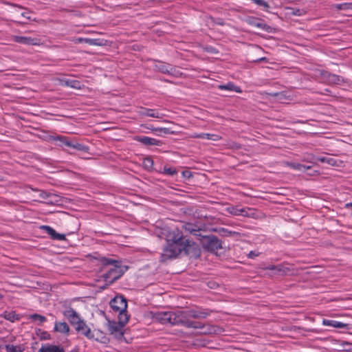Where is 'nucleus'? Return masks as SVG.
Segmentation results:
<instances>
[{
	"label": "nucleus",
	"mask_w": 352,
	"mask_h": 352,
	"mask_svg": "<svg viewBox=\"0 0 352 352\" xmlns=\"http://www.w3.org/2000/svg\"><path fill=\"white\" fill-rule=\"evenodd\" d=\"M166 241V245L160 256V261L162 263L175 258L182 252L188 255L190 249L195 245L194 241L186 239L183 232L178 228L168 231Z\"/></svg>",
	"instance_id": "obj_1"
},
{
	"label": "nucleus",
	"mask_w": 352,
	"mask_h": 352,
	"mask_svg": "<svg viewBox=\"0 0 352 352\" xmlns=\"http://www.w3.org/2000/svg\"><path fill=\"white\" fill-rule=\"evenodd\" d=\"M101 264L100 272L106 270V267L111 266L105 273L101 275V278L107 282V285H111L118 280L125 272L127 267H122L121 262L118 260L107 258L104 256L95 257Z\"/></svg>",
	"instance_id": "obj_2"
},
{
	"label": "nucleus",
	"mask_w": 352,
	"mask_h": 352,
	"mask_svg": "<svg viewBox=\"0 0 352 352\" xmlns=\"http://www.w3.org/2000/svg\"><path fill=\"white\" fill-rule=\"evenodd\" d=\"M173 325H182L187 328L203 329V333H212L215 332V327L213 326H206L200 322L192 320L189 310L174 312Z\"/></svg>",
	"instance_id": "obj_3"
},
{
	"label": "nucleus",
	"mask_w": 352,
	"mask_h": 352,
	"mask_svg": "<svg viewBox=\"0 0 352 352\" xmlns=\"http://www.w3.org/2000/svg\"><path fill=\"white\" fill-rule=\"evenodd\" d=\"M49 140L56 142V145L58 146H65L67 147L74 148L77 151L87 152L89 150L88 146L78 143L76 140H71L69 137L63 135H50Z\"/></svg>",
	"instance_id": "obj_4"
},
{
	"label": "nucleus",
	"mask_w": 352,
	"mask_h": 352,
	"mask_svg": "<svg viewBox=\"0 0 352 352\" xmlns=\"http://www.w3.org/2000/svg\"><path fill=\"white\" fill-rule=\"evenodd\" d=\"M202 248L207 252L213 253L222 249V241L213 234L201 235L198 238Z\"/></svg>",
	"instance_id": "obj_5"
},
{
	"label": "nucleus",
	"mask_w": 352,
	"mask_h": 352,
	"mask_svg": "<svg viewBox=\"0 0 352 352\" xmlns=\"http://www.w3.org/2000/svg\"><path fill=\"white\" fill-rule=\"evenodd\" d=\"M63 315L66 318L69 323L75 327L76 331H79L85 326V321L80 315L70 306H65L63 311Z\"/></svg>",
	"instance_id": "obj_6"
},
{
	"label": "nucleus",
	"mask_w": 352,
	"mask_h": 352,
	"mask_svg": "<svg viewBox=\"0 0 352 352\" xmlns=\"http://www.w3.org/2000/svg\"><path fill=\"white\" fill-rule=\"evenodd\" d=\"M320 76L327 83L331 85H340L345 82L344 78L342 76L331 74L325 70L320 71Z\"/></svg>",
	"instance_id": "obj_7"
},
{
	"label": "nucleus",
	"mask_w": 352,
	"mask_h": 352,
	"mask_svg": "<svg viewBox=\"0 0 352 352\" xmlns=\"http://www.w3.org/2000/svg\"><path fill=\"white\" fill-rule=\"evenodd\" d=\"M112 309L115 311H125L127 309V300L123 295L116 296L109 302Z\"/></svg>",
	"instance_id": "obj_8"
},
{
	"label": "nucleus",
	"mask_w": 352,
	"mask_h": 352,
	"mask_svg": "<svg viewBox=\"0 0 352 352\" xmlns=\"http://www.w3.org/2000/svg\"><path fill=\"white\" fill-rule=\"evenodd\" d=\"M124 326L119 322L108 320V331L110 334L113 335L116 338L121 339L124 336L122 328Z\"/></svg>",
	"instance_id": "obj_9"
},
{
	"label": "nucleus",
	"mask_w": 352,
	"mask_h": 352,
	"mask_svg": "<svg viewBox=\"0 0 352 352\" xmlns=\"http://www.w3.org/2000/svg\"><path fill=\"white\" fill-rule=\"evenodd\" d=\"M155 319L163 324H170L173 325L174 323V312L164 311L159 312L155 315Z\"/></svg>",
	"instance_id": "obj_10"
},
{
	"label": "nucleus",
	"mask_w": 352,
	"mask_h": 352,
	"mask_svg": "<svg viewBox=\"0 0 352 352\" xmlns=\"http://www.w3.org/2000/svg\"><path fill=\"white\" fill-rule=\"evenodd\" d=\"M247 22L248 24H250L252 26L259 28L263 30L264 31H265L266 32H268V33L274 32L275 29L274 28L268 25L267 24L263 23L262 19H256L254 17H249L247 19Z\"/></svg>",
	"instance_id": "obj_11"
},
{
	"label": "nucleus",
	"mask_w": 352,
	"mask_h": 352,
	"mask_svg": "<svg viewBox=\"0 0 352 352\" xmlns=\"http://www.w3.org/2000/svg\"><path fill=\"white\" fill-rule=\"evenodd\" d=\"M265 269L274 271L276 274L280 276L292 274L294 272L292 267L284 265H270Z\"/></svg>",
	"instance_id": "obj_12"
},
{
	"label": "nucleus",
	"mask_w": 352,
	"mask_h": 352,
	"mask_svg": "<svg viewBox=\"0 0 352 352\" xmlns=\"http://www.w3.org/2000/svg\"><path fill=\"white\" fill-rule=\"evenodd\" d=\"M12 40L16 43L26 45H39V39L36 38H32L30 36H12Z\"/></svg>",
	"instance_id": "obj_13"
},
{
	"label": "nucleus",
	"mask_w": 352,
	"mask_h": 352,
	"mask_svg": "<svg viewBox=\"0 0 352 352\" xmlns=\"http://www.w3.org/2000/svg\"><path fill=\"white\" fill-rule=\"evenodd\" d=\"M133 140L142 143L144 146H161L163 142L161 140L147 136H134Z\"/></svg>",
	"instance_id": "obj_14"
},
{
	"label": "nucleus",
	"mask_w": 352,
	"mask_h": 352,
	"mask_svg": "<svg viewBox=\"0 0 352 352\" xmlns=\"http://www.w3.org/2000/svg\"><path fill=\"white\" fill-rule=\"evenodd\" d=\"M189 312L192 319H200L207 318L210 314L211 311L209 309L199 308L196 309H189Z\"/></svg>",
	"instance_id": "obj_15"
},
{
	"label": "nucleus",
	"mask_w": 352,
	"mask_h": 352,
	"mask_svg": "<svg viewBox=\"0 0 352 352\" xmlns=\"http://www.w3.org/2000/svg\"><path fill=\"white\" fill-rule=\"evenodd\" d=\"M183 227L186 231H188L190 234H192L195 236H197V239L200 238L201 236L202 235L200 233V231L201 230V229L197 224H194V223H186L184 225Z\"/></svg>",
	"instance_id": "obj_16"
},
{
	"label": "nucleus",
	"mask_w": 352,
	"mask_h": 352,
	"mask_svg": "<svg viewBox=\"0 0 352 352\" xmlns=\"http://www.w3.org/2000/svg\"><path fill=\"white\" fill-rule=\"evenodd\" d=\"M322 324L325 326H330L335 328H345L346 329H350L349 324L343 323L334 320L323 319Z\"/></svg>",
	"instance_id": "obj_17"
},
{
	"label": "nucleus",
	"mask_w": 352,
	"mask_h": 352,
	"mask_svg": "<svg viewBox=\"0 0 352 352\" xmlns=\"http://www.w3.org/2000/svg\"><path fill=\"white\" fill-rule=\"evenodd\" d=\"M0 317H2L12 322L18 321L21 319V316L19 314H16L14 311H5L3 314L0 315Z\"/></svg>",
	"instance_id": "obj_18"
},
{
	"label": "nucleus",
	"mask_w": 352,
	"mask_h": 352,
	"mask_svg": "<svg viewBox=\"0 0 352 352\" xmlns=\"http://www.w3.org/2000/svg\"><path fill=\"white\" fill-rule=\"evenodd\" d=\"M155 68L157 71L162 73L170 74L171 71L173 70V67L170 64L164 63L160 61H158V64L155 65Z\"/></svg>",
	"instance_id": "obj_19"
},
{
	"label": "nucleus",
	"mask_w": 352,
	"mask_h": 352,
	"mask_svg": "<svg viewBox=\"0 0 352 352\" xmlns=\"http://www.w3.org/2000/svg\"><path fill=\"white\" fill-rule=\"evenodd\" d=\"M139 113L141 116H145L155 118H161L162 117V114H160L158 112L155 111V110L151 109L142 107Z\"/></svg>",
	"instance_id": "obj_20"
},
{
	"label": "nucleus",
	"mask_w": 352,
	"mask_h": 352,
	"mask_svg": "<svg viewBox=\"0 0 352 352\" xmlns=\"http://www.w3.org/2000/svg\"><path fill=\"white\" fill-rule=\"evenodd\" d=\"M69 327L65 322H56L54 324V331L60 332L68 334L69 332Z\"/></svg>",
	"instance_id": "obj_21"
},
{
	"label": "nucleus",
	"mask_w": 352,
	"mask_h": 352,
	"mask_svg": "<svg viewBox=\"0 0 352 352\" xmlns=\"http://www.w3.org/2000/svg\"><path fill=\"white\" fill-rule=\"evenodd\" d=\"M218 88L221 90L233 91L236 93H241L242 90L240 87L236 86L234 82H229L226 85H219Z\"/></svg>",
	"instance_id": "obj_22"
},
{
	"label": "nucleus",
	"mask_w": 352,
	"mask_h": 352,
	"mask_svg": "<svg viewBox=\"0 0 352 352\" xmlns=\"http://www.w3.org/2000/svg\"><path fill=\"white\" fill-rule=\"evenodd\" d=\"M78 41L80 43L85 42L90 45H98V46H101V45H104V42H105V41H104L103 39L87 38H78Z\"/></svg>",
	"instance_id": "obj_23"
},
{
	"label": "nucleus",
	"mask_w": 352,
	"mask_h": 352,
	"mask_svg": "<svg viewBox=\"0 0 352 352\" xmlns=\"http://www.w3.org/2000/svg\"><path fill=\"white\" fill-rule=\"evenodd\" d=\"M61 85L67 87H70L74 89H80L81 82L76 80H62Z\"/></svg>",
	"instance_id": "obj_24"
},
{
	"label": "nucleus",
	"mask_w": 352,
	"mask_h": 352,
	"mask_svg": "<svg viewBox=\"0 0 352 352\" xmlns=\"http://www.w3.org/2000/svg\"><path fill=\"white\" fill-rule=\"evenodd\" d=\"M219 233L223 236H232L239 237L241 236V233L235 231L229 230L224 228H221L218 230Z\"/></svg>",
	"instance_id": "obj_25"
},
{
	"label": "nucleus",
	"mask_w": 352,
	"mask_h": 352,
	"mask_svg": "<svg viewBox=\"0 0 352 352\" xmlns=\"http://www.w3.org/2000/svg\"><path fill=\"white\" fill-rule=\"evenodd\" d=\"M117 312H119L118 314V322L120 324H122L124 327L126 325V324L128 322L130 316L127 314L126 309L125 311H117Z\"/></svg>",
	"instance_id": "obj_26"
},
{
	"label": "nucleus",
	"mask_w": 352,
	"mask_h": 352,
	"mask_svg": "<svg viewBox=\"0 0 352 352\" xmlns=\"http://www.w3.org/2000/svg\"><path fill=\"white\" fill-rule=\"evenodd\" d=\"M40 228L42 230H44L47 234H49L50 238L52 240H56L58 233L56 232V230L54 228H52L50 226H44V225L41 226Z\"/></svg>",
	"instance_id": "obj_27"
},
{
	"label": "nucleus",
	"mask_w": 352,
	"mask_h": 352,
	"mask_svg": "<svg viewBox=\"0 0 352 352\" xmlns=\"http://www.w3.org/2000/svg\"><path fill=\"white\" fill-rule=\"evenodd\" d=\"M78 332H80L82 335H84L89 340L94 339V335L91 332V329L87 325L86 322H85V326H83V328L82 329H80L79 331H77Z\"/></svg>",
	"instance_id": "obj_28"
},
{
	"label": "nucleus",
	"mask_w": 352,
	"mask_h": 352,
	"mask_svg": "<svg viewBox=\"0 0 352 352\" xmlns=\"http://www.w3.org/2000/svg\"><path fill=\"white\" fill-rule=\"evenodd\" d=\"M148 129H150L155 133L157 132L163 133L164 134H174V131H171L169 128H164V127H153V126H147Z\"/></svg>",
	"instance_id": "obj_29"
},
{
	"label": "nucleus",
	"mask_w": 352,
	"mask_h": 352,
	"mask_svg": "<svg viewBox=\"0 0 352 352\" xmlns=\"http://www.w3.org/2000/svg\"><path fill=\"white\" fill-rule=\"evenodd\" d=\"M50 352H65V349L63 347L54 345V344H46L44 345Z\"/></svg>",
	"instance_id": "obj_30"
},
{
	"label": "nucleus",
	"mask_w": 352,
	"mask_h": 352,
	"mask_svg": "<svg viewBox=\"0 0 352 352\" xmlns=\"http://www.w3.org/2000/svg\"><path fill=\"white\" fill-rule=\"evenodd\" d=\"M288 166L294 170H306L310 168V166H306L303 164H299V163H294L290 162L288 163Z\"/></svg>",
	"instance_id": "obj_31"
},
{
	"label": "nucleus",
	"mask_w": 352,
	"mask_h": 352,
	"mask_svg": "<svg viewBox=\"0 0 352 352\" xmlns=\"http://www.w3.org/2000/svg\"><path fill=\"white\" fill-rule=\"evenodd\" d=\"M201 135H203V137H201V139L206 138L208 140H212L214 141H218V140H221V136H219V135H217V134L201 133Z\"/></svg>",
	"instance_id": "obj_32"
},
{
	"label": "nucleus",
	"mask_w": 352,
	"mask_h": 352,
	"mask_svg": "<svg viewBox=\"0 0 352 352\" xmlns=\"http://www.w3.org/2000/svg\"><path fill=\"white\" fill-rule=\"evenodd\" d=\"M318 160L320 162L327 163L331 166H334L336 164V160L332 157H318Z\"/></svg>",
	"instance_id": "obj_33"
},
{
	"label": "nucleus",
	"mask_w": 352,
	"mask_h": 352,
	"mask_svg": "<svg viewBox=\"0 0 352 352\" xmlns=\"http://www.w3.org/2000/svg\"><path fill=\"white\" fill-rule=\"evenodd\" d=\"M240 216L250 217L254 214L253 210L250 208H241Z\"/></svg>",
	"instance_id": "obj_34"
},
{
	"label": "nucleus",
	"mask_w": 352,
	"mask_h": 352,
	"mask_svg": "<svg viewBox=\"0 0 352 352\" xmlns=\"http://www.w3.org/2000/svg\"><path fill=\"white\" fill-rule=\"evenodd\" d=\"M6 349L7 352H23V349L20 346H14L12 344H6Z\"/></svg>",
	"instance_id": "obj_35"
},
{
	"label": "nucleus",
	"mask_w": 352,
	"mask_h": 352,
	"mask_svg": "<svg viewBox=\"0 0 352 352\" xmlns=\"http://www.w3.org/2000/svg\"><path fill=\"white\" fill-rule=\"evenodd\" d=\"M37 335L40 336V338L42 340L51 339L50 334L47 331H42L41 329H38Z\"/></svg>",
	"instance_id": "obj_36"
},
{
	"label": "nucleus",
	"mask_w": 352,
	"mask_h": 352,
	"mask_svg": "<svg viewBox=\"0 0 352 352\" xmlns=\"http://www.w3.org/2000/svg\"><path fill=\"white\" fill-rule=\"evenodd\" d=\"M337 9L341 10H352V3H342L336 6Z\"/></svg>",
	"instance_id": "obj_37"
},
{
	"label": "nucleus",
	"mask_w": 352,
	"mask_h": 352,
	"mask_svg": "<svg viewBox=\"0 0 352 352\" xmlns=\"http://www.w3.org/2000/svg\"><path fill=\"white\" fill-rule=\"evenodd\" d=\"M30 318H32L34 320H39L40 324L43 323L46 321V318L42 315L38 314H34L30 316Z\"/></svg>",
	"instance_id": "obj_38"
},
{
	"label": "nucleus",
	"mask_w": 352,
	"mask_h": 352,
	"mask_svg": "<svg viewBox=\"0 0 352 352\" xmlns=\"http://www.w3.org/2000/svg\"><path fill=\"white\" fill-rule=\"evenodd\" d=\"M177 170L175 168L172 167H164V173L168 175L173 176L177 174Z\"/></svg>",
	"instance_id": "obj_39"
},
{
	"label": "nucleus",
	"mask_w": 352,
	"mask_h": 352,
	"mask_svg": "<svg viewBox=\"0 0 352 352\" xmlns=\"http://www.w3.org/2000/svg\"><path fill=\"white\" fill-rule=\"evenodd\" d=\"M143 164L146 168L149 169L153 166V161L151 157H146L144 159Z\"/></svg>",
	"instance_id": "obj_40"
},
{
	"label": "nucleus",
	"mask_w": 352,
	"mask_h": 352,
	"mask_svg": "<svg viewBox=\"0 0 352 352\" xmlns=\"http://www.w3.org/2000/svg\"><path fill=\"white\" fill-rule=\"evenodd\" d=\"M210 19L214 24H217L219 25H225L224 20L221 18H214L212 16H210Z\"/></svg>",
	"instance_id": "obj_41"
},
{
	"label": "nucleus",
	"mask_w": 352,
	"mask_h": 352,
	"mask_svg": "<svg viewBox=\"0 0 352 352\" xmlns=\"http://www.w3.org/2000/svg\"><path fill=\"white\" fill-rule=\"evenodd\" d=\"M228 211L230 214L236 216H240V214H241V208L238 207H231L228 208Z\"/></svg>",
	"instance_id": "obj_42"
},
{
	"label": "nucleus",
	"mask_w": 352,
	"mask_h": 352,
	"mask_svg": "<svg viewBox=\"0 0 352 352\" xmlns=\"http://www.w3.org/2000/svg\"><path fill=\"white\" fill-rule=\"evenodd\" d=\"M53 196H54V194H52V193H50V192H45L43 190L40 191L39 197H40V198H41L43 199H46L53 197Z\"/></svg>",
	"instance_id": "obj_43"
},
{
	"label": "nucleus",
	"mask_w": 352,
	"mask_h": 352,
	"mask_svg": "<svg viewBox=\"0 0 352 352\" xmlns=\"http://www.w3.org/2000/svg\"><path fill=\"white\" fill-rule=\"evenodd\" d=\"M56 240H57V241H65V240H66L65 234L58 233L57 236H56Z\"/></svg>",
	"instance_id": "obj_44"
},
{
	"label": "nucleus",
	"mask_w": 352,
	"mask_h": 352,
	"mask_svg": "<svg viewBox=\"0 0 352 352\" xmlns=\"http://www.w3.org/2000/svg\"><path fill=\"white\" fill-rule=\"evenodd\" d=\"M182 175L184 177H186V178H190L192 177V173L191 172L188 171V170H184L182 172Z\"/></svg>",
	"instance_id": "obj_45"
},
{
	"label": "nucleus",
	"mask_w": 352,
	"mask_h": 352,
	"mask_svg": "<svg viewBox=\"0 0 352 352\" xmlns=\"http://www.w3.org/2000/svg\"><path fill=\"white\" fill-rule=\"evenodd\" d=\"M30 13L29 12H24L21 14V16L27 19H31V16H30Z\"/></svg>",
	"instance_id": "obj_46"
},
{
	"label": "nucleus",
	"mask_w": 352,
	"mask_h": 352,
	"mask_svg": "<svg viewBox=\"0 0 352 352\" xmlns=\"http://www.w3.org/2000/svg\"><path fill=\"white\" fill-rule=\"evenodd\" d=\"M38 352H50L49 350H47V349L43 345L38 351Z\"/></svg>",
	"instance_id": "obj_47"
},
{
	"label": "nucleus",
	"mask_w": 352,
	"mask_h": 352,
	"mask_svg": "<svg viewBox=\"0 0 352 352\" xmlns=\"http://www.w3.org/2000/svg\"><path fill=\"white\" fill-rule=\"evenodd\" d=\"M190 136L192 138H201V137H203V135H201V133H193Z\"/></svg>",
	"instance_id": "obj_48"
},
{
	"label": "nucleus",
	"mask_w": 352,
	"mask_h": 352,
	"mask_svg": "<svg viewBox=\"0 0 352 352\" xmlns=\"http://www.w3.org/2000/svg\"><path fill=\"white\" fill-rule=\"evenodd\" d=\"M255 61L256 62H263V61L267 62V58L266 57H262V58H260L257 59Z\"/></svg>",
	"instance_id": "obj_49"
},
{
	"label": "nucleus",
	"mask_w": 352,
	"mask_h": 352,
	"mask_svg": "<svg viewBox=\"0 0 352 352\" xmlns=\"http://www.w3.org/2000/svg\"><path fill=\"white\" fill-rule=\"evenodd\" d=\"M258 256V254L254 253V252H253V251H251V252L249 253V257H250V258H254V256Z\"/></svg>",
	"instance_id": "obj_50"
},
{
	"label": "nucleus",
	"mask_w": 352,
	"mask_h": 352,
	"mask_svg": "<svg viewBox=\"0 0 352 352\" xmlns=\"http://www.w3.org/2000/svg\"><path fill=\"white\" fill-rule=\"evenodd\" d=\"M270 95L274 97H278L279 95H282V93L276 92L274 94H270Z\"/></svg>",
	"instance_id": "obj_51"
},
{
	"label": "nucleus",
	"mask_w": 352,
	"mask_h": 352,
	"mask_svg": "<svg viewBox=\"0 0 352 352\" xmlns=\"http://www.w3.org/2000/svg\"><path fill=\"white\" fill-rule=\"evenodd\" d=\"M295 15H300V10L297 9L296 12H293Z\"/></svg>",
	"instance_id": "obj_52"
},
{
	"label": "nucleus",
	"mask_w": 352,
	"mask_h": 352,
	"mask_svg": "<svg viewBox=\"0 0 352 352\" xmlns=\"http://www.w3.org/2000/svg\"><path fill=\"white\" fill-rule=\"evenodd\" d=\"M109 286V285H107V282H106V284L104 286L101 287L100 288L102 289H104L107 288Z\"/></svg>",
	"instance_id": "obj_53"
},
{
	"label": "nucleus",
	"mask_w": 352,
	"mask_h": 352,
	"mask_svg": "<svg viewBox=\"0 0 352 352\" xmlns=\"http://www.w3.org/2000/svg\"><path fill=\"white\" fill-rule=\"evenodd\" d=\"M346 208H352V203H348L346 204Z\"/></svg>",
	"instance_id": "obj_54"
},
{
	"label": "nucleus",
	"mask_w": 352,
	"mask_h": 352,
	"mask_svg": "<svg viewBox=\"0 0 352 352\" xmlns=\"http://www.w3.org/2000/svg\"><path fill=\"white\" fill-rule=\"evenodd\" d=\"M2 181H3V178L2 176L0 175V182H2Z\"/></svg>",
	"instance_id": "obj_55"
},
{
	"label": "nucleus",
	"mask_w": 352,
	"mask_h": 352,
	"mask_svg": "<svg viewBox=\"0 0 352 352\" xmlns=\"http://www.w3.org/2000/svg\"><path fill=\"white\" fill-rule=\"evenodd\" d=\"M3 298V295L0 293V300Z\"/></svg>",
	"instance_id": "obj_56"
}]
</instances>
